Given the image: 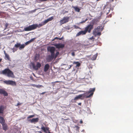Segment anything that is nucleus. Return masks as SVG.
<instances>
[{"instance_id": "obj_1", "label": "nucleus", "mask_w": 133, "mask_h": 133, "mask_svg": "<svg viewBox=\"0 0 133 133\" xmlns=\"http://www.w3.org/2000/svg\"><path fill=\"white\" fill-rule=\"evenodd\" d=\"M47 49L51 53V55H48L46 58V60L48 62L51 61L54 59H55L59 54V52L57 51L55 54V48L54 47L48 46Z\"/></svg>"}, {"instance_id": "obj_2", "label": "nucleus", "mask_w": 133, "mask_h": 133, "mask_svg": "<svg viewBox=\"0 0 133 133\" xmlns=\"http://www.w3.org/2000/svg\"><path fill=\"white\" fill-rule=\"evenodd\" d=\"M95 90V88H90L89 91H86L85 93L79 95L75 97L74 99V100L75 101L78 99H83L81 98L82 97H85L86 98H89L92 96Z\"/></svg>"}, {"instance_id": "obj_3", "label": "nucleus", "mask_w": 133, "mask_h": 133, "mask_svg": "<svg viewBox=\"0 0 133 133\" xmlns=\"http://www.w3.org/2000/svg\"><path fill=\"white\" fill-rule=\"evenodd\" d=\"M3 74L6 75L9 77L14 78L15 76L13 72L9 68H6L2 71Z\"/></svg>"}, {"instance_id": "obj_4", "label": "nucleus", "mask_w": 133, "mask_h": 133, "mask_svg": "<svg viewBox=\"0 0 133 133\" xmlns=\"http://www.w3.org/2000/svg\"><path fill=\"white\" fill-rule=\"evenodd\" d=\"M38 26V24H34L24 28V30L25 31H31L36 29Z\"/></svg>"}, {"instance_id": "obj_5", "label": "nucleus", "mask_w": 133, "mask_h": 133, "mask_svg": "<svg viewBox=\"0 0 133 133\" xmlns=\"http://www.w3.org/2000/svg\"><path fill=\"white\" fill-rule=\"evenodd\" d=\"M103 29L102 26H98L93 31L94 34L96 36L100 35L101 34L100 32L102 31Z\"/></svg>"}, {"instance_id": "obj_6", "label": "nucleus", "mask_w": 133, "mask_h": 133, "mask_svg": "<svg viewBox=\"0 0 133 133\" xmlns=\"http://www.w3.org/2000/svg\"><path fill=\"white\" fill-rule=\"evenodd\" d=\"M31 64L33 69L35 70H37L41 67L42 65L41 63L39 62H37L36 63V65H35V63L33 62H31Z\"/></svg>"}, {"instance_id": "obj_7", "label": "nucleus", "mask_w": 133, "mask_h": 133, "mask_svg": "<svg viewBox=\"0 0 133 133\" xmlns=\"http://www.w3.org/2000/svg\"><path fill=\"white\" fill-rule=\"evenodd\" d=\"M4 83L7 85L12 86H16V83L15 82L12 80H9L3 81Z\"/></svg>"}, {"instance_id": "obj_8", "label": "nucleus", "mask_w": 133, "mask_h": 133, "mask_svg": "<svg viewBox=\"0 0 133 133\" xmlns=\"http://www.w3.org/2000/svg\"><path fill=\"white\" fill-rule=\"evenodd\" d=\"M69 17H64L63 19L59 21L60 24L62 25L68 22L69 21Z\"/></svg>"}, {"instance_id": "obj_9", "label": "nucleus", "mask_w": 133, "mask_h": 133, "mask_svg": "<svg viewBox=\"0 0 133 133\" xmlns=\"http://www.w3.org/2000/svg\"><path fill=\"white\" fill-rule=\"evenodd\" d=\"M94 24H90L88 25L85 28V29L87 32H88L89 33L91 32V30L93 28Z\"/></svg>"}, {"instance_id": "obj_10", "label": "nucleus", "mask_w": 133, "mask_h": 133, "mask_svg": "<svg viewBox=\"0 0 133 133\" xmlns=\"http://www.w3.org/2000/svg\"><path fill=\"white\" fill-rule=\"evenodd\" d=\"M53 45L55 46L56 48L57 49H63L64 48L65 45L64 44L59 43L58 44H53Z\"/></svg>"}, {"instance_id": "obj_11", "label": "nucleus", "mask_w": 133, "mask_h": 133, "mask_svg": "<svg viewBox=\"0 0 133 133\" xmlns=\"http://www.w3.org/2000/svg\"><path fill=\"white\" fill-rule=\"evenodd\" d=\"M20 43H17L16 44H15L14 48L12 49V51L13 52L17 51V48H19L20 46Z\"/></svg>"}, {"instance_id": "obj_12", "label": "nucleus", "mask_w": 133, "mask_h": 133, "mask_svg": "<svg viewBox=\"0 0 133 133\" xmlns=\"http://www.w3.org/2000/svg\"><path fill=\"white\" fill-rule=\"evenodd\" d=\"M0 94H3L4 96H8V94L5 90L2 89H0Z\"/></svg>"}, {"instance_id": "obj_13", "label": "nucleus", "mask_w": 133, "mask_h": 133, "mask_svg": "<svg viewBox=\"0 0 133 133\" xmlns=\"http://www.w3.org/2000/svg\"><path fill=\"white\" fill-rule=\"evenodd\" d=\"M39 118H33L31 119H30L28 120V121L30 122L31 123H35L36 122H38Z\"/></svg>"}, {"instance_id": "obj_14", "label": "nucleus", "mask_w": 133, "mask_h": 133, "mask_svg": "<svg viewBox=\"0 0 133 133\" xmlns=\"http://www.w3.org/2000/svg\"><path fill=\"white\" fill-rule=\"evenodd\" d=\"M87 33L85 30H84L81 31L76 34V36H79L81 35H85Z\"/></svg>"}, {"instance_id": "obj_15", "label": "nucleus", "mask_w": 133, "mask_h": 133, "mask_svg": "<svg viewBox=\"0 0 133 133\" xmlns=\"http://www.w3.org/2000/svg\"><path fill=\"white\" fill-rule=\"evenodd\" d=\"M41 129L43 130L45 132H46V131H48V133H51L49 130V128L48 127H46L45 128L44 127H41Z\"/></svg>"}, {"instance_id": "obj_16", "label": "nucleus", "mask_w": 133, "mask_h": 133, "mask_svg": "<svg viewBox=\"0 0 133 133\" xmlns=\"http://www.w3.org/2000/svg\"><path fill=\"white\" fill-rule=\"evenodd\" d=\"M50 67V66L48 64H46L44 66V71L45 72L49 70Z\"/></svg>"}, {"instance_id": "obj_17", "label": "nucleus", "mask_w": 133, "mask_h": 133, "mask_svg": "<svg viewBox=\"0 0 133 133\" xmlns=\"http://www.w3.org/2000/svg\"><path fill=\"white\" fill-rule=\"evenodd\" d=\"M4 59L5 60H7L10 61H11L10 56L8 54L5 55Z\"/></svg>"}, {"instance_id": "obj_18", "label": "nucleus", "mask_w": 133, "mask_h": 133, "mask_svg": "<svg viewBox=\"0 0 133 133\" xmlns=\"http://www.w3.org/2000/svg\"><path fill=\"white\" fill-rule=\"evenodd\" d=\"M0 123L2 124L5 123V121L3 117H0Z\"/></svg>"}, {"instance_id": "obj_19", "label": "nucleus", "mask_w": 133, "mask_h": 133, "mask_svg": "<svg viewBox=\"0 0 133 133\" xmlns=\"http://www.w3.org/2000/svg\"><path fill=\"white\" fill-rule=\"evenodd\" d=\"M4 109V107L3 105L0 106V114H3Z\"/></svg>"}, {"instance_id": "obj_20", "label": "nucleus", "mask_w": 133, "mask_h": 133, "mask_svg": "<svg viewBox=\"0 0 133 133\" xmlns=\"http://www.w3.org/2000/svg\"><path fill=\"white\" fill-rule=\"evenodd\" d=\"M3 129L5 131L7 129V124L5 123H4V124H2Z\"/></svg>"}, {"instance_id": "obj_21", "label": "nucleus", "mask_w": 133, "mask_h": 133, "mask_svg": "<svg viewBox=\"0 0 133 133\" xmlns=\"http://www.w3.org/2000/svg\"><path fill=\"white\" fill-rule=\"evenodd\" d=\"M73 8L76 11L79 12L80 10V9L77 6H73Z\"/></svg>"}, {"instance_id": "obj_22", "label": "nucleus", "mask_w": 133, "mask_h": 133, "mask_svg": "<svg viewBox=\"0 0 133 133\" xmlns=\"http://www.w3.org/2000/svg\"><path fill=\"white\" fill-rule=\"evenodd\" d=\"M5 13V12L3 11H0V18H3L5 16L3 15V14Z\"/></svg>"}, {"instance_id": "obj_23", "label": "nucleus", "mask_w": 133, "mask_h": 133, "mask_svg": "<svg viewBox=\"0 0 133 133\" xmlns=\"http://www.w3.org/2000/svg\"><path fill=\"white\" fill-rule=\"evenodd\" d=\"M97 56V54L96 53L95 55H94L92 57V58H91V59L93 60H95Z\"/></svg>"}, {"instance_id": "obj_24", "label": "nucleus", "mask_w": 133, "mask_h": 133, "mask_svg": "<svg viewBox=\"0 0 133 133\" xmlns=\"http://www.w3.org/2000/svg\"><path fill=\"white\" fill-rule=\"evenodd\" d=\"M25 46V45L24 44H20V46H19V49L20 50H21L22 49H23L24 48Z\"/></svg>"}, {"instance_id": "obj_25", "label": "nucleus", "mask_w": 133, "mask_h": 133, "mask_svg": "<svg viewBox=\"0 0 133 133\" xmlns=\"http://www.w3.org/2000/svg\"><path fill=\"white\" fill-rule=\"evenodd\" d=\"M44 25V23H43V22H42L41 23L39 24L38 25V26L37 27H38V28H39V27H40L42 26L43 25Z\"/></svg>"}, {"instance_id": "obj_26", "label": "nucleus", "mask_w": 133, "mask_h": 133, "mask_svg": "<svg viewBox=\"0 0 133 133\" xmlns=\"http://www.w3.org/2000/svg\"><path fill=\"white\" fill-rule=\"evenodd\" d=\"M54 17L53 16H52L48 18L47 19L48 20V22H49L52 21Z\"/></svg>"}, {"instance_id": "obj_27", "label": "nucleus", "mask_w": 133, "mask_h": 133, "mask_svg": "<svg viewBox=\"0 0 133 133\" xmlns=\"http://www.w3.org/2000/svg\"><path fill=\"white\" fill-rule=\"evenodd\" d=\"M34 116H35V115H29L27 117V119H28L29 118H32V117H34Z\"/></svg>"}, {"instance_id": "obj_28", "label": "nucleus", "mask_w": 133, "mask_h": 133, "mask_svg": "<svg viewBox=\"0 0 133 133\" xmlns=\"http://www.w3.org/2000/svg\"><path fill=\"white\" fill-rule=\"evenodd\" d=\"M48 22V21L47 19L45 20L43 22V23H44V25H45V24H46Z\"/></svg>"}, {"instance_id": "obj_29", "label": "nucleus", "mask_w": 133, "mask_h": 133, "mask_svg": "<svg viewBox=\"0 0 133 133\" xmlns=\"http://www.w3.org/2000/svg\"><path fill=\"white\" fill-rule=\"evenodd\" d=\"M41 87H43V86L41 85H37L36 88H40Z\"/></svg>"}, {"instance_id": "obj_30", "label": "nucleus", "mask_w": 133, "mask_h": 133, "mask_svg": "<svg viewBox=\"0 0 133 133\" xmlns=\"http://www.w3.org/2000/svg\"><path fill=\"white\" fill-rule=\"evenodd\" d=\"M81 65V64L80 63H79L78 62L77 63V64L76 65V67H79Z\"/></svg>"}, {"instance_id": "obj_31", "label": "nucleus", "mask_w": 133, "mask_h": 133, "mask_svg": "<svg viewBox=\"0 0 133 133\" xmlns=\"http://www.w3.org/2000/svg\"><path fill=\"white\" fill-rule=\"evenodd\" d=\"M9 25V24L8 23H6V24H5V29H6L8 26Z\"/></svg>"}, {"instance_id": "obj_32", "label": "nucleus", "mask_w": 133, "mask_h": 133, "mask_svg": "<svg viewBox=\"0 0 133 133\" xmlns=\"http://www.w3.org/2000/svg\"><path fill=\"white\" fill-rule=\"evenodd\" d=\"M37 2H43L47 1L48 0H36Z\"/></svg>"}, {"instance_id": "obj_33", "label": "nucleus", "mask_w": 133, "mask_h": 133, "mask_svg": "<svg viewBox=\"0 0 133 133\" xmlns=\"http://www.w3.org/2000/svg\"><path fill=\"white\" fill-rule=\"evenodd\" d=\"M37 55H35V57L34 59L36 61H37L38 59L37 58Z\"/></svg>"}, {"instance_id": "obj_34", "label": "nucleus", "mask_w": 133, "mask_h": 133, "mask_svg": "<svg viewBox=\"0 0 133 133\" xmlns=\"http://www.w3.org/2000/svg\"><path fill=\"white\" fill-rule=\"evenodd\" d=\"M30 43L31 42H30V41H27V42H26L25 43V45H27L28 44H29V43Z\"/></svg>"}, {"instance_id": "obj_35", "label": "nucleus", "mask_w": 133, "mask_h": 133, "mask_svg": "<svg viewBox=\"0 0 133 133\" xmlns=\"http://www.w3.org/2000/svg\"><path fill=\"white\" fill-rule=\"evenodd\" d=\"M59 39V38L58 37H55L54 39H53L52 41H54L55 40V39Z\"/></svg>"}, {"instance_id": "obj_36", "label": "nucleus", "mask_w": 133, "mask_h": 133, "mask_svg": "<svg viewBox=\"0 0 133 133\" xmlns=\"http://www.w3.org/2000/svg\"><path fill=\"white\" fill-rule=\"evenodd\" d=\"M35 39V38H33L31 39V40H30L29 41H30V42H31L33 41Z\"/></svg>"}, {"instance_id": "obj_37", "label": "nucleus", "mask_w": 133, "mask_h": 133, "mask_svg": "<svg viewBox=\"0 0 133 133\" xmlns=\"http://www.w3.org/2000/svg\"><path fill=\"white\" fill-rule=\"evenodd\" d=\"M71 55L72 56H75V54L74 52H73L71 53Z\"/></svg>"}, {"instance_id": "obj_38", "label": "nucleus", "mask_w": 133, "mask_h": 133, "mask_svg": "<svg viewBox=\"0 0 133 133\" xmlns=\"http://www.w3.org/2000/svg\"><path fill=\"white\" fill-rule=\"evenodd\" d=\"M87 20V19H86L85 21H82L81 22H80V23H84Z\"/></svg>"}, {"instance_id": "obj_39", "label": "nucleus", "mask_w": 133, "mask_h": 133, "mask_svg": "<svg viewBox=\"0 0 133 133\" xmlns=\"http://www.w3.org/2000/svg\"><path fill=\"white\" fill-rule=\"evenodd\" d=\"M31 86L34 87H36L37 85L35 84H31Z\"/></svg>"}, {"instance_id": "obj_40", "label": "nucleus", "mask_w": 133, "mask_h": 133, "mask_svg": "<svg viewBox=\"0 0 133 133\" xmlns=\"http://www.w3.org/2000/svg\"><path fill=\"white\" fill-rule=\"evenodd\" d=\"M78 62H73V64H76Z\"/></svg>"}, {"instance_id": "obj_41", "label": "nucleus", "mask_w": 133, "mask_h": 133, "mask_svg": "<svg viewBox=\"0 0 133 133\" xmlns=\"http://www.w3.org/2000/svg\"><path fill=\"white\" fill-rule=\"evenodd\" d=\"M21 104V103H18L17 104V105H16V106H18V105H20Z\"/></svg>"}, {"instance_id": "obj_42", "label": "nucleus", "mask_w": 133, "mask_h": 133, "mask_svg": "<svg viewBox=\"0 0 133 133\" xmlns=\"http://www.w3.org/2000/svg\"><path fill=\"white\" fill-rule=\"evenodd\" d=\"M80 124H82L83 123V122L82 120H81L80 121Z\"/></svg>"}, {"instance_id": "obj_43", "label": "nucleus", "mask_w": 133, "mask_h": 133, "mask_svg": "<svg viewBox=\"0 0 133 133\" xmlns=\"http://www.w3.org/2000/svg\"><path fill=\"white\" fill-rule=\"evenodd\" d=\"M46 92H42V93L40 94L41 95H43L45 93H46Z\"/></svg>"}, {"instance_id": "obj_44", "label": "nucleus", "mask_w": 133, "mask_h": 133, "mask_svg": "<svg viewBox=\"0 0 133 133\" xmlns=\"http://www.w3.org/2000/svg\"><path fill=\"white\" fill-rule=\"evenodd\" d=\"M4 51V54L5 55L8 54L6 53V51Z\"/></svg>"}, {"instance_id": "obj_45", "label": "nucleus", "mask_w": 133, "mask_h": 133, "mask_svg": "<svg viewBox=\"0 0 133 133\" xmlns=\"http://www.w3.org/2000/svg\"><path fill=\"white\" fill-rule=\"evenodd\" d=\"M62 120L63 119V120H67L68 119H64L63 118H62Z\"/></svg>"}, {"instance_id": "obj_46", "label": "nucleus", "mask_w": 133, "mask_h": 133, "mask_svg": "<svg viewBox=\"0 0 133 133\" xmlns=\"http://www.w3.org/2000/svg\"><path fill=\"white\" fill-rule=\"evenodd\" d=\"M72 65H70V67H69V69H70L71 68V67H72Z\"/></svg>"}, {"instance_id": "obj_47", "label": "nucleus", "mask_w": 133, "mask_h": 133, "mask_svg": "<svg viewBox=\"0 0 133 133\" xmlns=\"http://www.w3.org/2000/svg\"><path fill=\"white\" fill-rule=\"evenodd\" d=\"M78 104L79 105H81V103H79Z\"/></svg>"}, {"instance_id": "obj_48", "label": "nucleus", "mask_w": 133, "mask_h": 133, "mask_svg": "<svg viewBox=\"0 0 133 133\" xmlns=\"http://www.w3.org/2000/svg\"><path fill=\"white\" fill-rule=\"evenodd\" d=\"M62 39V37L61 38H59L58 39L61 40Z\"/></svg>"}, {"instance_id": "obj_49", "label": "nucleus", "mask_w": 133, "mask_h": 133, "mask_svg": "<svg viewBox=\"0 0 133 133\" xmlns=\"http://www.w3.org/2000/svg\"><path fill=\"white\" fill-rule=\"evenodd\" d=\"M38 132H39V133H42L41 131H38Z\"/></svg>"}, {"instance_id": "obj_50", "label": "nucleus", "mask_w": 133, "mask_h": 133, "mask_svg": "<svg viewBox=\"0 0 133 133\" xmlns=\"http://www.w3.org/2000/svg\"><path fill=\"white\" fill-rule=\"evenodd\" d=\"M76 127L77 128V129H79V127L78 126H77Z\"/></svg>"}, {"instance_id": "obj_51", "label": "nucleus", "mask_w": 133, "mask_h": 133, "mask_svg": "<svg viewBox=\"0 0 133 133\" xmlns=\"http://www.w3.org/2000/svg\"><path fill=\"white\" fill-rule=\"evenodd\" d=\"M74 26L75 28H76V25H75Z\"/></svg>"}, {"instance_id": "obj_52", "label": "nucleus", "mask_w": 133, "mask_h": 133, "mask_svg": "<svg viewBox=\"0 0 133 133\" xmlns=\"http://www.w3.org/2000/svg\"><path fill=\"white\" fill-rule=\"evenodd\" d=\"M58 82V81H56V82Z\"/></svg>"}, {"instance_id": "obj_53", "label": "nucleus", "mask_w": 133, "mask_h": 133, "mask_svg": "<svg viewBox=\"0 0 133 133\" xmlns=\"http://www.w3.org/2000/svg\"><path fill=\"white\" fill-rule=\"evenodd\" d=\"M92 39V38H90V39Z\"/></svg>"}, {"instance_id": "obj_54", "label": "nucleus", "mask_w": 133, "mask_h": 133, "mask_svg": "<svg viewBox=\"0 0 133 133\" xmlns=\"http://www.w3.org/2000/svg\"><path fill=\"white\" fill-rule=\"evenodd\" d=\"M74 102H76V101H74Z\"/></svg>"}, {"instance_id": "obj_55", "label": "nucleus", "mask_w": 133, "mask_h": 133, "mask_svg": "<svg viewBox=\"0 0 133 133\" xmlns=\"http://www.w3.org/2000/svg\"><path fill=\"white\" fill-rule=\"evenodd\" d=\"M82 92H84L85 91H82Z\"/></svg>"}]
</instances>
